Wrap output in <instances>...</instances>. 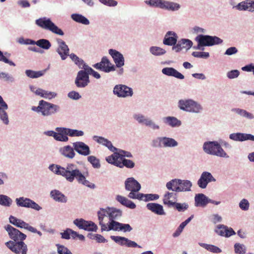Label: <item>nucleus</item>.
I'll use <instances>...</instances> for the list:
<instances>
[{
    "mask_svg": "<svg viewBox=\"0 0 254 254\" xmlns=\"http://www.w3.org/2000/svg\"><path fill=\"white\" fill-rule=\"evenodd\" d=\"M97 215L99 221V225L101 226V228H102L103 226L105 225V224L103 222L104 218L105 216L108 217V207L105 209L100 208L97 212Z\"/></svg>",
    "mask_w": 254,
    "mask_h": 254,
    "instance_id": "3c124183",
    "label": "nucleus"
},
{
    "mask_svg": "<svg viewBox=\"0 0 254 254\" xmlns=\"http://www.w3.org/2000/svg\"><path fill=\"white\" fill-rule=\"evenodd\" d=\"M8 108V105L4 101L2 96L0 95V120L5 125H8L9 122L8 116L6 111Z\"/></svg>",
    "mask_w": 254,
    "mask_h": 254,
    "instance_id": "412c9836",
    "label": "nucleus"
},
{
    "mask_svg": "<svg viewBox=\"0 0 254 254\" xmlns=\"http://www.w3.org/2000/svg\"><path fill=\"white\" fill-rule=\"evenodd\" d=\"M193 45L192 42L189 39L183 38L179 40L176 46L172 47V50L177 53L180 52L183 49H190Z\"/></svg>",
    "mask_w": 254,
    "mask_h": 254,
    "instance_id": "b1692460",
    "label": "nucleus"
},
{
    "mask_svg": "<svg viewBox=\"0 0 254 254\" xmlns=\"http://www.w3.org/2000/svg\"><path fill=\"white\" fill-rule=\"evenodd\" d=\"M51 197L56 201L61 203H66L67 201V197L60 190H54L50 192Z\"/></svg>",
    "mask_w": 254,
    "mask_h": 254,
    "instance_id": "473e14b6",
    "label": "nucleus"
},
{
    "mask_svg": "<svg viewBox=\"0 0 254 254\" xmlns=\"http://www.w3.org/2000/svg\"><path fill=\"white\" fill-rule=\"evenodd\" d=\"M93 139L97 143L105 146L112 152H114L117 150V148L114 147L110 140L102 136L94 135L93 136Z\"/></svg>",
    "mask_w": 254,
    "mask_h": 254,
    "instance_id": "c85d7f7f",
    "label": "nucleus"
},
{
    "mask_svg": "<svg viewBox=\"0 0 254 254\" xmlns=\"http://www.w3.org/2000/svg\"><path fill=\"white\" fill-rule=\"evenodd\" d=\"M35 23L39 27L49 30L55 34L63 36L64 32L62 29L56 25L50 18L43 17L36 19Z\"/></svg>",
    "mask_w": 254,
    "mask_h": 254,
    "instance_id": "20e7f679",
    "label": "nucleus"
},
{
    "mask_svg": "<svg viewBox=\"0 0 254 254\" xmlns=\"http://www.w3.org/2000/svg\"><path fill=\"white\" fill-rule=\"evenodd\" d=\"M110 238L115 243L121 246H126L128 248H141V247L138 245L135 242L131 241L125 237L111 236Z\"/></svg>",
    "mask_w": 254,
    "mask_h": 254,
    "instance_id": "2eb2a0df",
    "label": "nucleus"
},
{
    "mask_svg": "<svg viewBox=\"0 0 254 254\" xmlns=\"http://www.w3.org/2000/svg\"><path fill=\"white\" fill-rule=\"evenodd\" d=\"M93 67L96 69L109 73L116 70L115 65L112 64L107 57H103L99 63L93 65Z\"/></svg>",
    "mask_w": 254,
    "mask_h": 254,
    "instance_id": "f8f14e48",
    "label": "nucleus"
},
{
    "mask_svg": "<svg viewBox=\"0 0 254 254\" xmlns=\"http://www.w3.org/2000/svg\"><path fill=\"white\" fill-rule=\"evenodd\" d=\"M202 149L206 154L222 158H228L229 156L217 141H206L202 145Z\"/></svg>",
    "mask_w": 254,
    "mask_h": 254,
    "instance_id": "f03ea898",
    "label": "nucleus"
},
{
    "mask_svg": "<svg viewBox=\"0 0 254 254\" xmlns=\"http://www.w3.org/2000/svg\"><path fill=\"white\" fill-rule=\"evenodd\" d=\"M108 218L109 220L119 219L123 214L122 210L115 207H108Z\"/></svg>",
    "mask_w": 254,
    "mask_h": 254,
    "instance_id": "c9c22d12",
    "label": "nucleus"
},
{
    "mask_svg": "<svg viewBox=\"0 0 254 254\" xmlns=\"http://www.w3.org/2000/svg\"><path fill=\"white\" fill-rule=\"evenodd\" d=\"M171 207H175L179 212H184L189 208V204L187 203H179L177 202L169 203Z\"/></svg>",
    "mask_w": 254,
    "mask_h": 254,
    "instance_id": "864d4df0",
    "label": "nucleus"
},
{
    "mask_svg": "<svg viewBox=\"0 0 254 254\" xmlns=\"http://www.w3.org/2000/svg\"><path fill=\"white\" fill-rule=\"evenodd\" d=\"M133 118L139 124L145 125L148 118L145 117L141 113H136L133 115Z\"/></svg>",
    "mask_w": 254,
    "mask_h": 254,
    "instance_id": "13d9d810",
    "label": "nucleus"
},
{
    "mask_svg": "<svg viewBox=\"0 0 254 254\" xmlns=\"http://www.w3.org/2000/svg\"><path fill=\"white\" fill-rule=\"evenodd\" d=\"M162 72L163 74L167 76H173L177 79H183L185 78V76L183 74L172 67H166L163 68L162 69Z\"/></svg>",
    "mask_w": 254,
    "mask_h": 254,
    "instance_id": "cd10ccee",
    "label": "nucleus"
},
{
    "mask_svg": "<svg viewBox=\"0 0 254 254\" xmlns=\"http://www.w3.org/2000/svg\"><path fill=\"white\" fill-rule=\"evenodd\" d=\"M149 52L155 56H161L166 53V51L165 49L157 46L150 47Z\"/></svg>",
    "mask_w": 254,
    "mask_h": 254,
    "instance_id": "603ef678",
    "label": "nucleus"
},
{
    "mask_svg": "<svg viewBox=\"0 0 254 254\" xmlns=\"http://www.w3.org/2000/svg\"><path fill=\"white\" fill-rule=\"evenodd\" d=\"M198 245L200 247L213 253L219 254L222 252V250L219 248L213 245L207 244L202 243H199Z\"/></svg>",
    "mask_w": 254,
    "mask_h": 254,
    "instance_id": "de8ad7c7",
    "label": "nucleus"
},
{
    "mask_svg": "<svg viewBox=\"0 0 254 254\" xmlns=\"http://www.w3.org/2000/svg\"><path fill=\"white\" fill-rule=\"evenodd\" d=\"M179 179H174L167 182L166 187L168 190L176 192V188L179 187Z\"/></svg>",
    "mask_w": 254,
    "mask_h": 254,
    "instance_id": "6e6d98bb",
    "label": "nucleus"
},
{
    "mask_svg": "<svg viewBox=\"0 0 254 254\" xmlns=\"http://www.w3.org/2000/svg\"><path fill=\"white\" fill-rule=\"evenodd\" d=\"M74 151L79 155L88 156L91 153L89 146L82 141H76L72 143Z\"/></svg>",
    "mask_w": 254,
    "mask_h": 254,
    "instance_id": "a211bd4d",
    "label": "nucleus"
},
{
    "mask_svg": "<svg viewBox=\"0 0 254 254\" xmlns=\"http://www.w3.org/2000/svg\"><path fill=\"white\" fill-rule=\"evenodd\" d=\"M193 218V215H191L185 221L181 223L175 232L173 234V237L174 238L178 237L181 234L186 226L192 219Z\"/></svg>",
    "mask_w": 254,
    "mask_h": 254,
    "instance_id": "c03bdc74",
    "label": "nucleus"
},
{
    "mask_svg": "<svg viewBox=\"0 0 254 254\" xmlns=\"http://www.w3.org/2000/svg\"><path fill=\"white\" fill-rule=\"evenodd\" d=\"M83 175L76 165L72 163L67 165L64 178L68 182L72 183L75 179L78 182Z\"/></svg>",
    "mask_w": 254,
    "mask_h": 254,
    "instance_id": "39448f33",
    "label": "nucleus"
},
{
    "mask_svg": "<svg viewBox=\"0 0 254 254\" xmlns=\"http://www.w3.org/2000/svg\"><path fill=\"white\" fill-rule=\"evenodd\" d=\"M178 142L174 138L163 136V147L174 148L178 146Z\"/></svg>",
    "mask_w": 254,
    "mask_h": 254,
    "instance_id": "37998d69",
    "label": "nucleus"
},
{
    "mask_svg": "<svg viewBox=\"0 0 254 254\" xmlns=\"http://www.w3.org/2000/svg\"><path fill=\"white\" fill-rule=\"evenodd\" d=\"M35 45L44 50L49 49L52 45L49 40L46 39H40L35 41Z\"/></svg>",
    "mask_w": 254,
    "mask_h": 254,
    "instance_id": "8fccbe9b",
    "label": "nucleus"
},
{
    "mask_svg": "<svg viewBox=\"0 0 254 254\" xmlns=\"http://www.w3.org/2000/svg\"><path fill=\"white\" fill-rule=\"evenodd\" d=\"M41 114L43 116L48 117L59 112L61 109L60 106L45 100H42Z\"/></svg>",
    "mask_w": 254,
    "mask_h": 254,
    "instance_id": "0eeeda50",
    "label": "nucleus"
},
{
    "mask_svg": "<svg viewBox=\"0 0 254 254\" xmlns=\"http://www.w3.org/2000/svg\"><path fill=\"white\" fill-rule=\"evenodd\" d=\"M59 151L62 155L69 159L73 158L75 155L73 147L69 145L61 148Z\"/></svg>",
    "mask_w": 254,
    "mask_h": 254,
    "instance_id": "e433bc0d",
    "label": "nucleus"
},
{
    "mask_svg": "<svg viewBox=\"0 0 254 254\" xmlns=\"http://www.w3.org/2000/svg\"><path fill=\"white\" fill-rule=\"evenodd\" d=\"M71 18L75 22L83 25H88L90 24L89 20L84 16L79 13H73Z\"/></svg>",
    "mask_w": 254,
    "mask_h": 254,
    "instance_id": "79ce46f5",
    "label": "nucleus"
},
{
    "mask_svg": "<svg viewBox=\"0 0 254 254\" xmlns=\"http://www.w3.org/2000/svg\"><path fill=\"white\" fill-rule=\"evenodd\" d=\"M10 56L11 54L10 53L7 52L3 53L0 50V62L7 64L10 66H15V64L13 61L8 59Z\"/></svg>",
    "mask_w": 254,
    "mask_h": 254,
    "instance_id": "49530a36",
    "label": "nucleus"
},
{
    "mask_svg": "<svg viewBox=\"0 0 254 254\" xmlns=\"http://www.w3.org/2000/svg\"><path fill=\"white\" fill-rule=\"evenodd\" d=\"M125 188L126 190L129 191L128 195L131 193L138 192L141 188L140 183L133 177L127 178L125 182Z\"/></svg>",
    "mask_w": 254,
    "mask_h": 254,
    "instance_id": "f3484780",
    "label": "nucleus"
},
{
    "mask_svg": "<svg viewBox=\"0 0 254 254\" xmlns=\"http://www.w3.org/2000/svg\"><path fill=\"white\" fill-rule=\"evenodd\" d=\"M144 126L150 128L153 130H159L161 128L160 126L158 124H156L149 118H148Z\"/></svg>",
    "mask_w": 254,
    "mask_h": 254,
    "instance_id": "e2e57ef3",
    "label": "nucleus"
},
{
    "mask_svg": "<svg viewBox=\"0 0 254 254\" xmlns=\"http://www.w3.org/2000/svg\"><path fill=\"white\" fill-rule=\"evenodd\" d=\"M0 80L7 83H13L15 79L11 74L4 71H0Z\"/></svg>",
    "mask_w": 254,
    "mask_h": 254,
    "instance_id": "09e8293b",
    "label": "nucleus"
},
{
    "mask_svg": "<svg viewBox=\"0 0 254 254\" xmlns=\"http://www.w3.org/2000/svg\"><path fill=\"white\" fill-rule=\"evenodd\" d=\"M73 224L80 229L90 232H96L98 227L91 221H87L83 218H76L73 221Z\"/></svg>",
    "mask_w": 254,
    "mask_h": 254,
    "instance_id": "9d476101",
    "label": "nucleus"
},
{
    "mask_svg": "<svg viewBox=\"0 0 254 254\" xmlns=\"http://www.w3.org/2000/svg\"><path fill=\"white\" fill-rule=\"evenodd\" d=\"M69 57L74 64L78 66V67L81 69V70H85V69L88 67V65H87L82 59L79 58L75 54L71 53L69 55Z\"/></svg>",
    "mask_w": 254,
    "mask_h": 254,
    "instance_id": "ea45409f",
    "label": "nucleus"
},
{
    "mask_svg": "<svg viewBox=\"0 0 254 254\" xmlns=\"http://www.w3.org/2000/svg\"><path fill=\"white\" fill-rule=\"evenodd\" d=\"M179 187L176 188V192H189L191 191L192 182L188 180L179 179Z\"/></svg>",
    "mask_w": 254,
    "mask_h": 254,
    "instance_id": "bb28decb",
    "label": "nucleus"
},
{
    "mask_svg": "<svg viewBox=\"0 0 254 254\" xmlns=\"http://www.w3.org/2000/svg\"><path fill=\"white\" fill-rule=\"evenodd\" d=\"M57 252L58 254H73L66 247L60 244H57Z\"/></svg>",
    "mask_w": 254,
    "mask_h": 254,
    "instance_id": "338daca9",
    "label": "nucleus"
},
{
    "mask_svg": "<svg viewBox=\"0 0 254 254\" xmlns=\"http://www.w3.org/2000/svg\"><path fill=\"white\" fill-rule=\"evenodd\" d=\"M146 194L138 192L131 193L130 195H128L127 196L131 199H136L139 200H143L146 198Z\"/></svg>",
    "mask_w": 254,
    "mask_h": 254,
    "instance_id": "774afa93",
    "label": "nucleus"
},
{
    "mask_svg": "<svg viewBox=\"0 0 254 254\" xmlns=\"http://www.w3.org/2000/svg\"><path fill=\"white\" fill-rule=\"evenodd\" d=\"M178 36L176 33L168 31L165 34L163 40V44L167 46H176L178 42Z\"/></svg>",
    "mask_w": 254,
    "mask_h": 254,
    "instance_id": "4be33fe9",
    "label": "nucleus"
},
{
    "mask_svg": "<svg viewBox=\"0 0 254 254\" xmlns=\"http://www.w3.org/2000/svg\"><path fill=\"white\" fill-rule=\"evenodd\" d=\"M147 209L155 214L158 215H164L166 214L164 210L163 206L159 203L150 202L146 204Z\"/></svg>",
    "mask_w": 254,
    "mask_h": 254,
    "instance_id": "a878e982",
    "label": "nucleus"
},
{
    "mask_svg": "<svg viewBox=\"0 0 254 254\" xmlns=\"http://www.w3.org/2000/svg\"><path fill=\"white\" fill-rule=\"evenodd\" d=\"M49 169L58 175H61L64 177L66 168L62 167L59 165H56L54 164H52L49 165L48 167Z\"/></svg>",
    "mask_w": 254,
    "mask_h": 254,
    "instance_id": "a19ab883",
    "label": "nucleus"
},
{
    "mask_svg": "<svg viewBox=\"0 0 254 254\" xmlns=\"http://www.w3.org/2000/svg\"><path fill=\"white\" fill-rule=\"evenodd\" d=\"M108 52L117 67H121L124 65L125 59L121 53L113 49H109Z\"/></svg>",
    "mask_w": 254,
    "mask_h": 254,
    "instance_id": "6ab92c4d",
    "label": "nucleus"
},
{
    "mask_svg": "<svg viewBox=\"0 0 254 254\" xmlns=\"http://www.w3.org/2000/svg\"><path fill=\"white\" fill-rule=\"evenodd\" d=\"M15 202L17 206L31 208L36 211L42 209L38 203L29 198L21 196L15 199Z\"/></svg>",
    "mask_w": 254,
    "mask_h": 254,
    "instance_id": "1a4fd4ad",
    "label": "nucleus"
},
{
    "mask_svg": "<svg viewBox=\"0 0 254 254\" xmlns=\"http://www.w3.org/2000/svg\"><path fill=\"white\" fill-rule=\"evenodd\" d=\"M61 129L63 130L62 132H61V135H63V137L65 138L63 140V142H66L68 140V135L70 137H79L83 136L84 134L83 131L76 129L63 127V129Z\"/></svg>",
    "mask_w": 254,
    "mask_h": 254,
    "instance_id": "aec40b11",
    "label": "nucleus"
},
{
    "mask_svg": "<svg viewBox=\"0 0 254 254\" xmlns=\"http://www.w3.org/2000/svg\"><path fill=\"white\" fill-rule=\"evenodd\" d=\"M197 43L196 46L193 47V49L197 50L204 51V47H211L222 44V39L216 36L209 35L198 34L194 39Z\"/></svg>",
    "mask_w": 254,
    "mask_h": 254,
    "instance_id": "f257e3e1",
    "label": "nucleus"
},
{
    "mask_svg": "<svg viewBox=\"0 0 254 254\" xmlns=\"http://www.w3.org/2000/svg\"><path fill=\"white\" fill-rule=\"evenodd\" d=\"M216 180L214 178L211 173L207 171L203 172L197 182L198 186L202 189L206 188L208 184L210 182H215Z\"/></svg>",
    "mask_w": 254,
    "mask_h": 254,
    "instance_id": "dca6fc26",
    "label": "nucleus"
},
{
    "mask_svg": "<svg viewBox=\"0 0 254 254\" xmlns=\"http://www.w3.org/2000/svg\"><path fill=\"white\" fill-rule=\"evenodd\" d=\"M113 94L119 98L131 97L133 92L131 88L124 84L116 85L113 90Z\"/></svg>",
    "mask_w": 254,
    "mask_h": 254,
    "instance_id": "9b49d317",
    "label": "nucleus"
},
{
    "mask_svg": "<svg viewBox=\"0 0 254 254\" xmlns=\"http://www.w3.org/2000/svg\"><path fill=\"white\" fill-rule=\"evenodd\" d=\"M229 138L235 141L243 142L247 140L254 141V135L250 133H233L229 135Z\"/></svg>",
    "mask_w": 254,
    "mask_h": 254,
    "instance_id": "5701e85b",
    "label": "nucleus"
},
{
    "mask_svg": "<svg viewBox=\"0 0 254 254\" xmlns=\"http://www.w3.org/2000/svg\"><path fill=\"white\" fill-rule=\"evenodd\" d=\"M234 252L237 254H245L247 251L246 247L243 244L235 243L234 246Z\"/></svg>",
    "mask_w": 254,
    "mask_h": 254,
    "instance_id": "bf43d9fd",
    "label": "nucleus"
},
{
    "mask_svg": "<svg viewBox=\"0 0 254 254\" xmlns=\"http://www.w3.org/2000/svg\"><path fill=\"white\" fill-rule=\"evenodd\" d=\"M60 129H63V127H57L55 129L57 132L53 130H47L44 131L43 133L47 136L53 137L57 141L63 142V140L65 138L63 137V135H61V132L63 130Z\"/></svg>",
    "mask_w": 254,
    "mask_h": 254,
    "instance_id": "c756f323",
    "label": "nucleus"
},
{
    "mask_svg": "<svg viewBox=\"0 0 254 254\" xmlns=\"http://www.w3.org/2000/svg\"><path fill=\"white\" fill-rule=\"evenodd\" d=\"M178 107L182 111L195 114H200L203 110L201 104L191 99L179 100Z\"/></svg>",
    "mask_w": 254,
    "mask_h": 254,
    "instance_id": "7ed1b4c3",
    "label": "nucleus"
},
{
    "mask_svg": "<svg viewBox=\"0 0 254 254\" xmlns=\"http://www.w3.org/2000/svg\"><path fill=\"white\" fill-rule=\"evenodd\" d=\"M56 41L58 46L56 51L59 55L61 59L64 61L70 55L69 48L65 42L62 39L57 38Z\"/></svg>",
    "mask_w": 254,
    "mask_h": 254,
    "instance_id": "4468645a",
    "label": "nucleus"
},
{
    "mask_svg": "<svg viewBox=\"0 0 254 254\" xmlns=\"http://www.w3.org/2000/svg\"><path fill=\"white\" fill-rule=\"evenodd\" d=\"M90 82L89 76L88 75L85 69L80 70L78 71L74 80V84L77 87L84 88Z\"/></svg>",
    "mask_w": 254,
    "mask_h": 254,
    "instance_id": "ddd939ff",
    "label": "nucleus"
},
{
    "mask_svg": "<svg viewBox=\"0 0 254 254\" xmlns=\"http://www.w3.org/2000/svg\"><path fill=\"white\" fill-rule=\"evenodd\" d=\"M115 154L119 155L121 160L126 159L125 157L127 158H132V154L129 151H125L122 149L117 148V150L115 151Z\"/></svg>",
    "mask_w": 254,
    "mask_h": 254,
    "instance_id": "4d7b16f0",
    "label": "nucleus"
},
{
    "mask_svg": "<svg viewBox=\"0 0 254 254\" xmlns=\"http://www.w3.org/2000/svg\"><path fill=\"white\" fill-rule=\"evenodd\" d=\"M12 199L4 194H0V205L5 207H10L12 203Z\"/></svg>",
    "mask_w": 254,
    "mask_h": 254,
    "instance_id": "5fc2aeb1",
    "label": "nucleus"
},
{
    "mask_svg": "<svg viewBox=\"0 0 254 254\" xmlns=\"http://www.w3.org/2000/svg\"><path fill=\"white\" fill-rule=\"evenodd\" d=\"M163 136H159L152 140L151 146L153 148L163 147Z\"/></svg>",
    "mask_w": 254,
    "mask_h": 254,
    "instance_id": "69168bd1",
    "label": "nucleus"
},
{
    "mask_svg": "<svg viewBox=\"0 0 254 254\" xmlns=\"http://www.w3.org/2000/svg\"><path fill=\"white\" fill-rule=\"evenodd\" d=\"M181 5L177 2L163 0L161 9L169 11H175L179 10Z\"/></svg>",
    "mask_w": 254,
    "mask_h": 254,
    "instance_id": "72a5a7b5",
    "label": "nucleus"
},
{
    "mask_svg": "<svg viewBox=\"0 0 254 254\" xmlns=\"http://www.w3.org/2000/svg\"><path fill=\"white\" fill-rule=\"evenodd\" d=\"M116 200L122 205L128 208L133 209L136 208V204L133 201L122 195L119 194L116 195Z\"/></svg>",
    "mask_w": 254,
    "mask_h": 254,
    "instance_id": "f704fd0d",
    "label": "nucleus"
},
{
    "mask_svg": "<svg viewBox=\"0 0 254 254\" xmlns=\"http://www.w3.org/2000/svg\"><path fill=\"white\" fill-rule=\"evenodd\" d=\"M163 122L171 127H179L182 125V122L174 116H167L163 118Z\"/></svg>",
    "mask_w": 254,
    "mask_h": 254,
    "instance_id": "2f4dec72",
    "label": "nucleus"
},
{
    "mask_svg": "<svg viewBox=\"0 0 254 254\" xmlns=\"http://www.w3.org/2000/svg\"><path fill=\"white\" fill-rule=\"evenodd\" d=\"M163 0H146L144 2L150 7H158L161 9Z\"/></svg>",
    "mask_w": 254,
    "mask_h": 254,
    "instance_id": "0e129e2a",
    "label": "nucleus"
},
{
    "mask_svg": "<svg viewBox=\"0 0 254 254\" xmlns=\"http://www.w3.org/2000/svg\"><path fill=\"white\" fill-rule=\"evenodd\" d=\"M217 229L224 228L225 231V237L229 238L233 235L236 234L234 230L231 227L229 228L228 226L223 224H220L217 226Z\"/></svg>",
    "mask_w": 254,
    "mask_h": 254,
    "instance_id": "052dcab7",
    "label": "nucleus"
},
{
    "mask_svg": "<svg viewBox=\"0 0 254 254\" xmlns=\"http://www.w3.org/2000/svg\"><path fill=\"white\" fill-rule=\"evenodd\" d=\"M9 222L16 227L28 230L30 225L23 220L18 219L12 215L9 217Z\"/></svg>",
    "mask_w": 254,
    "mask_h": 254,
    "instance_id": "7c9ffc66",
    "label": "nucleus"
},
{
    "mask_svg": "<svg viewBox=\"0 0 254 254\" xmlns=\"http://www.w3.org/2000/svg\"><path fill=\"white\" fill-rule=\"evenodd\" d=\"M24 241L15 242L10 240L5 243V246L15 254H27V246Z\"/></svg>",
    "mask_w": 254,
    "mask_h": 254,
    "instance_id": "423d86ee",
    "label": "nucleus"
},
{
    "mask_svg": "<svg viewBox=\"0 0 254 254\" xmlns=\"http://www.w3.org/2000/svg\"><path fill=\"white\" fill-rule=\"evenodd\" d=\"M231 112L235 113L242 118H244L248 120L254 119V115L252 113L241 108H232L231 109Z\"/></svg>",
    "mask_w": 254,
    "mask_h": 254,
    "instance_id": "4c0bfd02",
    "label": "nucleus"
},
{
    "mask_svg": "<svg viewBox=\"0 0 254 254\" xmlns=\"http://www.w3.org/2000/svg\"><path fill=\"white\" fill-rule=\"evenodd\" d=\"M46 69L40 71H34L31 69H26L25 71L26 76L31 78H37L44 75Z\"/></svg>",
    "mask_w": 254,
    "mask_h": 254,
    "instance_id": "a18cd8bd",
    "label": "nucleus"
},
{
    "mask_svg": "<svg viewBox=\"0 0 254 254\" xmlns=\"http://www.w3.org/2000/svg\"><path fill=\"white\" fill-rule=\"evenodd\" d=\"M120 224V222L116 220H109L107 224L103 226L101 231H110L111 230L118 231Z\"/></svg>",
    "mask_w": 254,
    "mask_h": 254,
    "instance_id": "58836bf2",
    "label": "nucleus"
},
{
    "mask_svg": "<svg viewBox=\"0 0 254 254\" xmlns=\"http://www.w3.org/2000/svg\"><path fill=\"white\" fill-rule=\"evenodd\" d=\"M209 198L202 193H197L194 196V206L195 207H205L209 203Z\"/></svg>",
    "mask_w": 254,
    "mask_h": 254,
    "instance_id": "393cba45",
    "label": "nucleus"
},
{
    "mask_svg": "<svg viewBox=\"0 0 254 254\" xmlns=\"http://www.w3.org/2000/svg\"><path fill=\"white\" fill-rule=\"evenodd\" d=\"M88 161L92 165L94 168L99 169L101 167L100 160L94 156H89L87 157Z\"/></svg>",
    "mask_w": 254,
    "mask_h": 254,
    "instance_id": "680f3d73",
    "label": "nucleus"
},
{
    "mask_svg": "<svg viewBox=\"0 0 254 254\" xmlns=\"http://www.w3.org/2000/svg\"><path fill=\"white\" fill-rule=\"evenodd\" d=\"M4 228L7 232L9 237L12 240V241L17 242L19 241H24L26 239V235L9 224L5 225Z\"/></svg>",
    "mask_w": 254,
    "mask_h": 254,
    "instance_id": "6e6552de",
    "label": "nucleus"
}]
</instances>
